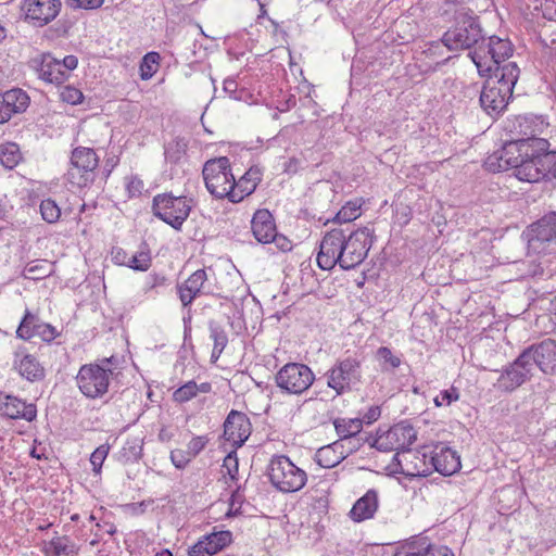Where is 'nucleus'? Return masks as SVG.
Listing matches in <instances>:
<instances>
[{
  "mask_svg": "<svg viewBox=\"0 0 556 556\" xmlns=\"http://www.w3.org/2000/svg\"><path fill=\"white\" fill-rule=\"evenodd\" d=\"M50 271L46 264L38 262L29 263L23 270V276L27 279L39 280L49 276Z\"/></svg>",
  "mask_w": 556,
  "mask_h": 556,
  "instance_id": "nucleus-48",
  "label": "nucleus"
},
{
  "mask_svg": "<svg viewBox=\"0 0 556 556\" xmlns=\"http://www.w3.org/2000/svg\"><path fill=\"white\" fill-rule=\"evenodd\" d=\"M202 540L215 555L232 542V533L229 530L214 531L204 535Z\"/></svg>",
  "mask_w": 556,
  "mask_h": 556,
  "instance_id": "nucleus-34",
  "label": "nucleus"
},
{
  "mask_svg": "<svg viewBox=\"0 0 556 556\" xmlns=\"http://www.w3.org/2000/svg\"><path fill=\"white\" fill-rule=\"evenodd\" d=\"M275 243L276 247L282 252H289L292 250V242L283 235L277 232L275 239L270 240V243Z\"/></svg>",
  "mask_w": 556,
  "mask_h": 556,
  "instance_id": "nucleus-64",
  "label": "nucleus"
},
{
  "mask_svg": "<svg viewBox=\"0 0 556 556\" xmlns=\"http://www.w3.org/2000/svg\"><path fill=\"white\" fill-rule=\"evenodd\" d=\"M211 391V382L198 384L194 380H190L174 391L173 400L176 403L184 404L197 397L199 393H210Z\"/></svg>",
  "mask_w": 556,
  "mask_h": 556,
  "instance_id": "nucleus-32",
  "label": "nucleus"
},
{
  "mask_svg": "<svg viewBox=\"0 0 556 556\" xmlns=\"http://www.w3.org/2000/svg\"><path fill=\"white\" fill-rule=\"evenodd\" d=\"M362 202L353 200L346 202L341 210L336 214L333 222L339 224L349 225L350 222L356 219L361 215Z\"/></svg>",
  "mask_w": 556,
  "mask_h": 556,
  "instance_id": "nucleus-39",
  "label": "nucleus"
},
{
  "mask_svg": "<svg viewBox=\"0 0 556 556\" xmlns=\"http://www.w3.org/2000/svg\"><path fill=\"white\" fill-rule=\"evenodd\" d=\"M549 149V142L546 140V148L543 151H533L529 149L528 155L522 157L516 167V177L527 182H538L546 178L545 167L542 161L543 152Z\"/></svg>",
  "mask_w": 556,
  "mask_h": 556,
  "instance_id": "nucleus-21",
  "label": "nucleus"
},
{
  "mask_svg": "<svg viewBox=\"0 0 556 556\" xmlns=\"http://www.w3.org/2000/svg\"><path fill=\"white\" fill-rule=\"evenodd\" d=\"M417 440V431L406 420L400 421L387 431L379 429L377 437L369 442L371 447L377 448L380 452H402L409 453L410 445Z\"/></svg>",
  "mask_w": 556,
  "mask_h": 556,
  "instance_id": "nucleus-9",
  "label": "nucleus"
},
{
  "mask_svg": "<svg viewBox=\"0 0 556 556\" xmlns=\"http://www.w3.org/2000/svg\"><path fill=\"white\" fill-rule=\"evenodd\" d=\"M61 8V0H24L22 4L25 20L36 27H43L52 22Z\"/></svg>",
  "mask_w": 556,
  "mask_h": 556,
  "instance_id": "nucleus-15",
  "label": "nucleus"
},
{
  "mask_svg": "<svg viewBox=\"0 0 556 556\" xmlns=\"http://www.w3.org/2000/svg\"><path fill=\"white\" fill-rule=\"evenodd\" d=\"M547 125L543 116L519 115L511 121L509 131L515 136L514 139H522L530 143L532 140H545L539 136Z\"/></svg>",
  "mask_w": 556,
  "mask_h": 556,
  "instance_id": "nucleus-20",
  "label": "nucleus"
},
{
  "mask_svg": "<svg viewBox=\"0 0 556 556\" xmlns=\"http://www.w3.org/2000/svg\"><path fill=\"white\" fill-rule=\"evenodd\" d=\"M161 56L157 52L151 51L144 54L140 62V78L148 80L157 72Z\"/></svg>",
  "mask_w": 556,
  "mask_h": 556,
  "instance_id": "nucleus-41",
  "label": "nucleus"
},
{
  "mask_svg": "<svg viewBox=\"0 0 556 556\" xmlns=\"http://www.w3.org/2000/svg\"><path fill=\"white\" fill-rule=\"evenodd\" d=\"M528 247L540 253L544 244L556 240V212H549L530 225L527 230Z\"/></svg>",
  "mask_w": 556,
  "mask_h": 556,
  "instance_id": "nucleus-17",
  "label": "nucleus"
},
{
  "mask_svg": "<svg viewBox=\"0 0 556 556\" xmlns=\"http://www.w3.org/2000/svg\"><path fill=\"white\" fill-rule=\"evenodd\" d=\"M459 396V390L453 386L450 389L442 390L440 392V399L445 402L446 406H450L452 403L458 401Z\"/></svg>",
  "mask_w": 556,
  "mask_h": 556,
  "instance_id": "nucleus-61",
  "label": "nucleus"
},
{
  "mask_svg": "<svg viewBox=\"0 0 556 556\" xmlns=\"http://www.w3.org/2000/svg\"><path fill=\"white\" fill-rule=\"evenodd\" d=\"M169 285L170 280L164 273L152 271L144 279L143 292L146 294L151 292L159 294L162 289Z\"/></svg>",
  "mask_w": 556,
  "mask_h": 556,
  "instance_id": "nucleus-42",
  "label": "nucleus"
},
{
  "mask_svg": "<svg viewBox=\"0 0 556 556\" xmlns=\"http://www.w3.org/2000/svg\"><path fill=\"white\" fill-rule=\"evenodd\" d=\"M422 556H454L451 548L444 545L427 544Z\"/></svg>",
  "mask_w": 556,
  "mask_h": 556,
  "instance_id": "nucleus-56",
  "label": "nucleus"
},
{
  "mask_svg": "<svg viewBox=\"0 0 556 556\" xmlns=\"http://www.w3.org/2000/svg\"><path fill=\"white\" fill-rule=\"evenodd\" d=\"M59 336L60 332L53 326L43 323L38 315L33 314L29 309L25 311L16 329V337L25 341L38 337L43 342L51 343Z\"/></svg>",
  "mask_w": 556,
  "mask_h": 556,
  "instance_id": "nucleus-16",
  "label": "nucleus"
},
{
  "mask_svg": "<svg viewBox=\"0 0 556 556\" xmlns=\"http://www.w3.org/2000/svg\"><path fill=\"white\" fill-rule=\"evenodd\" d=\"M13 367L22 378L29 382L42 381L46 377L45 367L38 358L24 349L14 352Z\"/></svg>",
  "mask_w": 556,
  "mask_h": 556,
  "instance_id": "nucleus-26",
  "label": "nucleus"
},
{
  "mask_svg": "<svg viewBox=\"0 0 556 556\" xmlns=\"http://www.w3.org/2000/svg\"><path fill=\"white\" fill-rule=\"evenodd\" d=\"M481 50V55L485 56L488 64L493 67H502L507 64V60L513 56L514 45L508 38L498 36H490L485 41H482L472 52Z\"/></svg>",
  "mask_w": 556,
  "mask_h": 556,
  "instance_id": "nucleus-19",
  "label": "nucleus"
},
{
  "mask_svg": "<svg viewBox=\"0 0 556 556\" xmlns=\"http://www.w3.org/2000/svg\"><path fill=\"white\" fill-rule=\"evenodd\" d=\"M526 355L519 354L514 362L502 369L494 384L497 390L511 393L532 378L533 364L527 361Z\"/></svg>",
  "mask_w": 556,
  "mask_h": 556,
  "instance_id": "nucleus-14",
  "label": "nucleus"
},
{
  "mask_svg": "<svg viewBox=\"0 0 556 556\" xmlns=\"http://www.w3.org/2000/svg\"><path fill=\"white\" fill-rule=\"evenodd\" d=\"M223 473L229 476L230 481L237 482L239 476V462L236 450L229 452L223 462Z\"/></svg>",
  "mask_w": 556,
  "mask_h": 556,
  "instance_id": "nucleus-47",
  "label": "nucleus"
},
{
  "mask_svg": "<svg viewBox=\"0 0 556 556\" xmlns=\"http://www.w3.org/2000/svg\"><path fill=\"white\" fill-rule=\"evenodd\" d=\"M520 354H528L527 361L538 366L544 374L551 372L556 366V341L545 339L539 344H532Z\"/></svg>",
  "mask_w": 556,
  "mask_h": 556,
  "instance_id": "nucleus-22",
  "label": "nucleus"
},
{
  "mask_svg": "<svg viewBox=\"0 0 556 556\" xmlns=\"http://www.w3.org/2000/svg\"><path fill=\"white\" fill-rule=\"evenodd\" d=\"M116 362L117 359L111 356L80 366L76 376L79 391L88 399L102 397L109 390L110 377L114 374L112 366Z\"/></svg>",
  "mask_w": 556,
  "mask_h": 556,
  "instance_id": "nucleus-3",
  "label": "nucleus"
},
{
  "mask_svg": "<svg viewBox=\"0 0 556 556\" xmlns=\"http://www.w3.org/2000/svg\"><path fill=\"white\" fill-rule=\"evenodd\" d=\"M28 105L29 97L20 88L0 93V124L8 122L14 114L25 112Z\"/></svg>",
  "mask_w": 556,
  "mask_h": 556,
  "instance_id": "nucleus-27",
  "label": "nucleus"
},
{
  "mask_svg": "<svg viewBox=\"0 0 556 556\" xmlns=\"http://www.w3.org/2000/svg\"><path fill=\"white\" fill-rule=\"evenodd\" d=\"M547 180L556 178V151H549L548 149L543 152L542 157Z\"/></svg>",
  "mask_w": 556,
  "mask_h": 556,
  "instance_id": "nucleus-50",
  "label": "nucleus"
},
{
  "mask_svg": "<svg viewBox=\"0 0 556 556\" xmlns=\"http://www.w3.org/2000/svg\"><path fill=\"white\" fill-rule=\"evenodd\" d=\"M203 179L207 191L217 199L227 198L232 202L231 194L236 189V178L231 172L227 156L211 159L204 163Z\"/></svg>",
  "mask_w": 556,
  "mask_h": 556,
  "instance_id": "nucleus-5",
  "label": "nucleus"
},
{
  "mask_svg": "<svg viewBox=\"0 0 556 556\" xmlns=\"http://www.w3.org/2000/svg\"><path fill=\"white\" fill-rule=\"evenodd\" d=\"M380 415H381L380 406L374 405L368 408V410L364 414L363 418H361V419L363 420V424L365 422L367 425H370V424L375 422L376 420H378Z\"/></svg>",
  "mask_w": 556,
  "mask_h": 556,
  "instance_id": "nucleus-63",
  "label": "nucleus"
},
{
  "mask_svg": "<svg viewBox=\"0 0 556 556\" xmlns=\"http://www.w3.org/2000/svg\"><path fill=\"white\" fill-rule=\"evenodd\" d=\"M39 78L42 80L61 85L70 77L66 71L62 70L60 60L53 58L51 54H43L42 60L37 67Z\"/></svg>",
  "mask_w": 556,
  "mask_h": 556,
  "instance_id": "nucleus-30",
  "label": "nucleus"
},
{
  "mask_svg": "<svg viewBox=\"0 0 556 556\" xmlns=\"http://www.w3.org/2000/svg\"><path fill=\"white\" fill-rule=\"evenodd\" d=\"M481 77H488L480 92L479 102L482 110L490 116H498L507 108L514 88L520 75L516 62H508L502 67H493L481 55V50L469 52Z\"/></svg>",
  "mask_w": 556,
  "mask_h": 556,
  "instance_id": "nucleus-1",
  "label": "nucleus"
},
{
  "mask_svg": "<svg viewBox=\"0 0 556 556\" xmlns=\"http://www.w3.org/2000/svg\"><path fill=\"white\" fill-rule=\"evenodd\" d=\"M99 165V156L91 148L77 147L71 154V167L67 170V179L71 185L86 188L93 184L96 168Z\"/></svg>",
  "mask_w": 556,
  "mask_h": 556,
  "instance_id": "nucleus-11",
  "label": "nucleus"
},
{
  "mask_svg": "<svg viewBox=\"0 0 556 556\" xmlns=\"http://www.w3.org/2000/svg\"><path fill=\"white\" fill-rule=\"evenodd\" d=\"M111 257H112V262L116 265H119V266L128 265L129 256H128L127 252L119 247L112 248Z\"/></svg>",
  "mask_w": 556,
  "mask_h": 556,
  "instance_id": "nucleus-59",
  "label": "nucleus"
},
{
  "mask_svg": "<svg viewBox=\"0 0 556 556\" xmlns=\"http://www.w3.org/2000/svg\"><path fill=\"white\" fill-rule=\"evenodd\" d=\"M429 462L434 470L442 476H452L462 467L457 452L443 443L433 446L429 454Z\"/></svg>",
  "mask_w": 556,
  "mask_h": 556,
  "instance_id": "nucleus-24",
  "label": "nucleus"
},
{
  "mask_svg": "<svg viewBox=\"0 0 556 556\" xmlns=\"http://www.w3.org/2000/svg\"><path fill=\"white\" fill-rule=\"evenodd\" d=\"M262 178L263 168L258 165L251 166L239 180H236V189L233 194H231V198H233L232 203H238L252 194L262 181Z\"/></svg>",
  "mask_w": 556,
  "mask_h": 556,
  "instance_id": "nucleus-29",
  "label": "nucleus"
},
{
  "mask_svg": "<svg viewBox=\"0 0 556 556\" xmlns=\"http://www.w3.org/2000/svg\"><path fill=\"white\" fill-rule=\"evenodd\" d=\"M207 275L205 269H197L185 281L177 283L176 290L182 307L191 306L192 302L201 295L208 294L205 282Z\"/></svg>",
  "mask_w": 556,
  "mask_h": 556,
  "instance_id": "nucleus-23",
  "label": "nucleus"
},
{
  "mask_svg": "<svg viewBox=\"0 0 556 556\" xmlns=\"http://www.w3.org/2000/svg\"><path fill=\"white\" fill-rule=\"evenodd\" d=\"M60 97L62 101L70 103L72 105H76L83 102L84 96L83 92L72 86H66L62 89Z\"/></svg>",
  "mask_w": 556,
  "mask_h": 556,
  "instance_id": "nucleus-51",
  "label": "nucleus"
},
{
  "mask_svg": "<svg viewBox=\"0 0 556 556\" xmlns=\"http://www.w3.org/2000/svg\"><path fill=\"white\" fill-rule=\"evenodd\" d=\"M443 47H445L441 41L431 42L426 50L421 52V54L430 61L427 71H435L438 66L444 65L450 58L443 56Z\"/></svg>",
  "mask_w": 556,
  "mask_h": 556,
  "instance_id": "nucleus-37",
  "label": "nucleus"
},
{
  "mask_svg": "<svg viewBox=\"0 0 556 556\" xmlns=\"http://www.w3.org/2000/svg\"><path fill=\"white\" fill-rule=\"evenodd\" d=\"M315 460L323 468H333L340 462L339 458L334 456L333 448L329 445L317 450Z\"/></svg>",
  "mask_w": 556,
  "mask_h": 556,
  "instance_id": "nucleus-46",
  "label": "nucleus"
},
{
  "mask_svg": "<svg viewBox=\"0 0 556 556\" xmlns=\"http://www.w3.org/2000/svg\"><path fill=\"white\" fill-rule=\"evenodd\" d=\"M333 425L338 435L342 440L357 435L363 429V420L361 418H337Z\"/></svg>",
  "mask_w": 556,
  "mask_h": 556,
  "instance_id": "nucleus-33",
  "label": "nucleus"
},
{
  "mask_svg": "<svg viewBox=\"0 0 556 556\" xmlns=\"http://www.w3.org/2000/svg\"><path fill=\"white\" fill-rule=\"evenodd\" d=\"M40 213L42 218L49 223H56L61 217V208L52 199H45L40 203Z\"/></svg>",
  "mask_w": 556,
  "mask_h": 556,
  "instance_id": "nucleus-44",
  "label": "nucleus"
},
{
  "mask_svg": "<svg viewBox=\"0 0 556 556\" xmlns=\"http://www.w3.org/2000/svg\"><path fill=\"white\" fill-rule=\"evenodd\" d=\"M349 225L332 228L325 233L317 254V265L323 270H330L337 264L341 266V260L345 242V233Z\"/></svg>",
  "mask_w": 556,
  "mask_h": 556,
  "instance_id": "nucleus-13",
  "label": "nucleus"
},
{
  "mask_svg": "<svg viewBox=\"0 0 556 556\" xmlns=\"http://www.w3.org/2000/svg\"><path fill=\"white\" fill-rule=\"evenodd\" d=\"M270 483L280 492L300 491L307 481L306 472L286 455H274L267 467Z\"/></svg>",
  "mask_w": 556,
  "mask_h": 556,
  "instance_id": "nucleus-6",
  "label": "nucleus"
},
{
  "mask_svg": "<svg viewBox=\"0 0 556 556\" xmlns=\"http://www.w3.org/2000/svg\"><path fill=\"white\" fill-rule=\"evenodd\" d=\"M208 329H210V338L214 342L213 348H217L218 350H225V348L228 344V336H227L224 327L220 324H218L214 320H211L208 323Z\"/></svg>",
  "mask_w": 556,
  "mask_h": 556,
  "instance_id": "nucleus-45",
  "label": "nucleus"
},
{
  "mask_svg": "<svg viewBox=\"0 0 556 556\" xmlns=\"http://www.w3.org/2000/svg\"><path fill=\"white\" fill-rule=\"evenodd\" d=\"M376 357L380 363L382 371L394 370L402 364L401 357L394 355L388 346H380L376 352Z\"/></svg>",
  "mask_w": 556,
  "mask_h": 556,
  "instance_id": "nucleus-43",
  "label": "nucleus"
},
{
  "mask_svg": "<svg viewBox=\"0 0 556 556\" xmlns=\"http://www.w3.org/2000/svg\"><path fill=\"white\" fill-rule=\"evenodd\" d=\"M208 441L210 439L207 435L193 437L187 445V451L189 452L190 456L192 458L198 456L205 448Z\"/></svg>",
  "mask_w": 556,
  "mask_h": 556,
  "instance_id": "nucleus-54",
  "label": "nucleus"
},
{
  "mask_svg": "<svg viewBox=\"0 0 556 556\" xmlns=\"http://www.w3.org/2000/svg\"><path fill=\"white\" fill-rule=\"evenodd\" d=\"M110 452L109 444H102L98 446L90 455V463L92 465V471L97 475L101 472L102 465L108 457Z\"/></svg>",
  "mask_w": 556,
  "mask_h": 556,
  "instance_id": "nucleus-49",
  "label": "nucleus"
},
{
  "mask_svg": "<svg viewBox=\"0 0 556 556\" xmlns=\"http://www.w3.org/2000/svg\"><path fill=\"white\" fill-rule=\"evenodd\" d=\"M315 381V374L305 364L288 363L275 376L277 387L287 394L301 395Z\"/></svg>",
  "mask_w": 556,
  "mask_h": 556,
  "instance_id": "nucleus-12",
  "label": "nucleus"
},
{
  "mask_svg": "<svg viewBox=\"0 0 556 556\" xmlns=\"http://www.w3.org/2000/svg\"><path fill=\"white\" fill-rule=\"evenodd\" d=\"M372 237L374 229L368 227L353 229L349 225L340 267L349 270L362 264L371 248Z\"/></svg>",
  "mask_w": 556,
  "mask_h": 556,
  "instance_id": "nucleus-10",
  "label": "nucleus"
},
{
  "mask_svg": "<svg viewBox=\"0 0 556 556\" xmlns=\"http://www.w3.org/2000/svg\"><path fill=\"white\" fill-rule=\"evenodd\" d=\"M482 41L485 38L479 16L464 8L455 12L453 25L442 36L443 45L451 51L468 50Z\"/></svg>",
  "mask_w": 556,
  "mask_h": 556,
  "instance_id": "nucleus-2",
  "label": "nucleus"
},
{
  "mask_svg": "<svg viewBox=\"0 0 556 556\" xmlns=\"http://www.w3.org/2000/svg\"><path fill=\"white\" fill-rule=\"evenodd\" d=\"M142 450L139 439H127L118 453V460L124 464L137 462L142 456Z\"/></svg>",
  "mask_w": 556,
  "mask_h": 556,
  "instance_id": "nucleus-36",
  "label": "nucleus"
},
{
  "mask_svg": "<svg viewBox=\"0 0 556 556\" xmlns=\"http://www.w3.org/2000/svg\"><path fill=\"white\" fill-rule=\"evenodd\" d=\"M151 264L152 257L150 250L148 245L143 243L138 252L129 256L127 267L138 271H147L150 268Z\"/></svg>",
  "mask_w": 556,
  "mask_h": 556,
  "instance_id": "nucleus-40",
  "label": "nucleus"
},
{
  "mask_svg": "<svg viewBox=\"0 0 556 556\" xmlns=\"http://www.w3.org/2000/svg\"><path fill=\"white\" fill-rule=\"evenodd\" d=\"M427 541V538H412L403 547L408 551L424 552L427 544H429Z\"/></svg>",
  "mask_w": 556,
  "mask_h": 556,
  "instance_id": "nucleus-62",
  "label": "nucleus"
},
{
  "mask_svg": "<svg viewBox=\"0 0 556 556\" xmlns=\"http://www.w3.org/2000/svg\"><path fill=\"white\" fill-rule=\"evenodd\" d=\"M327 387L340 396L362 383V362L355 356L339 358L325 372Z\"/></svg>",
  "mask_w": 556,
  "mask_h": 556,
  "instance_id": "nucleus-8",
  "label": "nucleus"
},
{
  "mask_svg": "<svg viewBox=\"0 0 556 556\" xmlns=\"http://www.w3.org/2000/svg\"><path fill=\"white\" fill-rule=\"evenodd\" d=\"M251 229L254 238L263 244L270 243L277 235L275 219L266 208L257 210L251 220Z\"/></svg>",
  "mask_w": 556,
  "mask_h": 556,
  "instance_id": "nucleus-28",
  "label": "nucleus"
},
{
  "mask_svg": "<svg viewBox=\"0 0 556 556\" xmlns=\"http://www.w3.org/2000/svg\"><path fill=\"white\" fill-rule=\"evenodd\" d=\"M188 143L184 138H175L164 148L165 160L172 164H177L186 155Z\"/></svg>",
  "mask_w": 556,
  "mask_h": 556,
  "instance_id": "nucleus-38",
  "label": "nucleus"
},
{
  "mask_svg": "<svg viewBox=\"0 0 556 556\" xmlns=\"http://www.w3.org/2000/svg\"><path fill=\"white\" fill-rule=\"evenodd\" d=\"M240 485L232 492L231 494V497H230V509L228 511V516L230 515H239L240 514V508H241V504L243 502V496L241 495L240 493Z\"/></svg>",
  "mask_w": 556,
  "mask_h": 556,
  "instance_id": "nucleus-58",
  "label": "nucleus"
},
{
  "mask_svg": "<svg viewBox=\"0 0 556 556\" xmlns=\"http://www.w3.org/2000/svg\"><path fill=\"white\" fill-rule=\"evenodd\" d=\"M192 206L193 200L191 198L176 197L172 192L156 194L152 200L153 215L175 230H181Z\"/></svg>",
  "mask_w": 556,
  "mask_h": 556,
  "instance_id": "nucleus-7",
  "label": "nucleus"
},
{
  "mask_svg": "<svg viewBox=\"0 0 556 556\" xmlns=\"http://www.w3.org/2000/svg\"><path fill=\"white\" fill-rule=\"evenodd\" d=\"M0 413L10 419L33 421L37 417V407L15 395L0 393Z\"/></svg>",
  "mask_w": 556,
  "mask_h": 556,
  "instance_id": "nucleus-25",
  "label": "nucleus"
},
{
  "mask_svg": "<svg viewBox=\"0 0 556 556\" xmlns=\"http://www.w3.org/2000/svg\"><path fill=\"white\" fill-rule=\"evenodd\" d=\"M144 189L143 181L136 175L126 177V190L129 198H136L142 194Z\"/></svg>",
  "mask_w": 556,
  "mask_h": 556,
  "instance_id": "nucleus-53",
  "label": "nucleus"
},
{
  "mask_svg": "<svg viewBox=\"0 0 556 556\" xmlns=\"http://www.w3.org/2000/svg\"><path fill=\"white\" fill-rule=\"evenodd\" d=\"M22 160L20 147L15 142L0 144V163L8 169H13Z\"/></svg>",
  "mask_w": 556,
  "mask_h": 556,
  "instance_id": "nucleus-35",
  "label": "nucleus"
},
{
  "mask_svg": "<svg viewBox=\"0 0 556 556\" xmlns=\"http://www.w3.org/2000/svg\"><path fill=\"white\" fill-rule=\"evenodd\" d=\"M193 458L187 450L176 448L170 452V460L177 469H184Z\"/></svg>",
  "mask_w": 556,
  "mask_h": 556,
  "instance_id": "nucleus-52",
  "label": "nucleus"
},
{
  "mask_svg": "<svg viewBox=\"0 0 556 556\" xmlns=\"http://www.w3.org/2000/svg\"><path fill=\"white\" fill-rule=\"evenodd\" d=\"M188 554L189 556H214L208 546L205 545V541L202 539L190 547Z\"/></svg>",
  "mask_w": 556,
  "mask_h": 556,
  "instance_id": "nucleus-60",
  "label": "nucleus"
},
{
  "mask_svg": "<svg viewBox=\"0 0 556 556\" xmlns=\"http://www.w3.org/2000/svg\"><path fill=\"white\" fill-rule=\"evenodd\" d=\"M378 509V493L376 490H368L358 498L350 510V517L355 522H362L374 517Z\"/></svg>",
  "mask_w": 556,
  "mask_h": 556,
  "instance_id": "nucleus-31",
  "label": "nucleus"
},
{
  "mask_svg": "<svg viewBox=\"0 0 556 556\" xmlns=\"http://www.w3.org/2000/svg\"><path fill=\"white\" fill-rule=\"evenodd\" d=\"M531 147L534 148L533 151H543L546 148V140H532L529 143L522 139L513 138L485 159L484 167L493 173L507 170L508 168L516 169L522 157L528 155Z\"/></svg>",
  "mask_w": 556,
  "mask_h": 556,
  "instance_id": "nucleus-4",
  "label": "nucleus"
},
{
  "mask_svg": "<svg viewBox=\"0 0 556 556\" xmlns=\"http://www.w3.org/2000/svg\"><path fill=\"white\" fill-rule=\"evenodd\" d=\"M252 425L243 412L231 409L224 421L225 440L231 442L235 450L241 447L251 435Z\"/></svg>",
  "mask_w": 556,
  "mask_h": 556,
  "instance_id": "nucleus-18",
  "label": "nucleus"
},
{
  "mask_svg": "<svg viewBox=\"0 0 556 556\" xmlns=\"http://www.w3.org/2000/svg\"><path fill=\"white\" fill-rule=\"evenodd\" d=\"M540 5L544 18L556 21V0H540Z\"/></svg>",
  "mask_w": 556,
  "mask_h": 556,
  "instance_id": "nucleus-57",
  "label": "nucleus"
},
{
  "mask_svg": "<svg viewBox=\"0 0 556 556\" xmlns=\"http://www.w3.org/2000/svg\"><path fill=\"white\" fill-rule=\"evenodd\" d=\"M104 0H65L68 8L77 10H93L98 9L103 4Z\"/></svg>",
  "mask_w": 556,
  "mask_h": 556,
  "instance_id": "nucleus-55",
  "label": "nucleus"
}]
</instances>
